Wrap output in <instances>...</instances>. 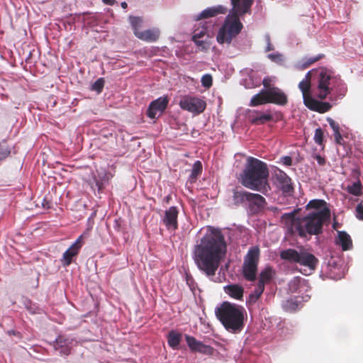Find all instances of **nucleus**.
I'll return each mask as SVG.
<instances>
[{"instance_id": "f3484780", "label": "nucleus", "mask_w": 363, "mask_h": 363, "mask_svg": "<svg viewBox=\"0 0 363 363\" xmlns=\"http://www.w3.org/2000/svg\"><path fill=\"white\" fill-rule=\"evenodd\" d=\"M269 104L279 106H285L288 103L287 95L279 87L271 88L267 90Z\"/></svg>"}, {"instance_id": "0eeeda50", "label": "nucleus", "mask_w": 363, "mask_h": 363, "mask_svg": "<svg viewBox=\"0 0 363 363\" xmlns=\"http://www.w3.org/2000/svg\"><path fill=\"white\" fill-rule=\"evenodd\" d=\"M243 28V25L240 17L228 13L223 24L220 28L216 35V40L219 44H230Z\"/></svg>"}, {"instance_id": "dca6fc26", "label": "nucleus", "mask_w": 363, "mask_h": 363, "mask_svg": "<svg viewBox=\"0 0 363 363\" xmlns=\"http://www.w3.org/2000/svg\"><path fill=\"white\" fill-rule=\"evenodd\" d=\"M185 339L191 351L198 352L208 355L213 353V349L212 347L204 345L202 342L198 341L194 337L185 335Z\"/></svg>"}, {"instance_id": "f8f14e48", "label": "nucleus", "mask_w": 363, "mask_h": 363, "mask_svg": "<svg viewBox=\"0 0 363 363\" xmlns=\"http://www.w3.org/2000/svg\"><path fill=\"white\" fill-rule=\"evenodd\" d=\"M253 1V0H230L232 10L229 13L238 17L250 13Z\"/></svg>"}, {"instance_id": "72a5a7b5", "label": "nucleus", "mask_w": 363, "mask_h": 363, "mask_svg": "<svg viewBox=\"0 0 363 363\" xmlns=\"http://www.w3.org/2000/svg\"><path fill=\"white\" fill-rule=\"evenodd\" d=\"M129 21L133 28L134 35H135V32L141 31L140 28L142 27L143 22V18L138 16H130Z\"/></svg>"}, {"instance_id": "a211bd4d", "label": "nucleus", "mask_w": 363, "mask_h": 363, "mask_svg": "<svg viewBox=\"0 0 363 363\" xmlns=\"http://www.w3.org/2000/svg\"><path fill=\"white\" fill-rule=\"evenodd\" d=\"M228 11V9L223 5L208 7L202 11L199 14L194 16L195 21H201L212 17H215L218 14H225Z\"/></svg>"}, {"instance_id": "412c9836", "label": "nucleus", "mask_w": 363, "mask_h": 363, "mask_svg": "<svg viewBox=\"0 0 363 363\" xmlns=\"http://www.w3.org/2000/svg\"><path fill=\"white\" fill-rule=\"evenodd\" d=\"M298 88L302 92L303 104H305L308 97H312L310 94L311 88V71L308 72L304 79L299 82Z\"/></svg>"}, {"instance_id": "864d4df0", "label": "nucleus", "mask_w": 363, "mask_h": 363, "mask_svg": "<svg viewBox=\"0 0 363 363\" xmlns=\"http://www.w3.org/2000/svg\"><path fill=\"white\" fill-rule=\"evenodd\" d=\"M335 140L337 144H341V142L342 140V137L340 133H335L334 134Z\"/></svg>"}, {"instance_id": "f03ea898", "label": "nucleus", "mask_w": 363, "mask_h": 363, "mask_svg": "<svg viewBox=\"0 0 363 363\" xmlns=\"http://www.w3.org/2000/svg\"><path fill=\"white\" fill-rule=\"evenodd\" d=\"M330 208L321 211H311L303 217H296L295 213H284L283 218L289 221V232L301 238H310L312 235H319L323 232V226L330 220Z\"/></svg>"}, {"instance_id": "a19ab883", "label": "nucleus", "mask_w": 363, "mask_h": 363, "mask_svg": "<svg viewBox=\"0 0 363 363\" xmlns=\"http://www.w3.org/2000/svg\"><path fill=\"white\" fill-rule=\"evenodd\" d=\"M268 57L274 62L282 65L284 64V56L280 53L269 54Z\"/></svg>"}, {"instance_id": "c03bdc74", "label": "nucleus", "mask_w": 363, "mask_h": 363, "mask_svg": "<svg viewBox=\"0 0 363 363\" xmlns=\"http://www.w3.org/2000/svg\"><path fill=\"white\" fill-rule=\"evenodd\" d=\"M192 40L198 47L201 48V50H207L208 49L209 46L207 42L198 38Z\"/></svg>"}, {"instance_id": "cd10ccee", "label": "nucleus", "mask_w": 363, "mask_h": 363, "mask_svg": "<svg viewBox=\"0 0 363 363\" xmlns=\"http://www.w3.org/2000/svg\"><path fill=\"white\" fill-rule=\"evenodd\" d=\"M274 272L271 267H266L259 274L258 284L264 286L265 284L269 283L273 278Z\"/></svg>"}, {"instance_id": "58836bf2", "label": "nucleus", "mask_w": 363, "mask_h": 363, "mask_svg": "<svg viewBox=\"0 0 363 363\" xmlns=\"http://www.w3.org/2000/svg\"><path fill=\"white\" fill-rule=\"evenodd\" d=\"M69 340L65 336L59 335L55 340V350H59L60 347H64L66 345H68Z\"/></svg>"}, {"instance_id": "4c0bfd02", "label": "nucleus", "mask_w": 363, "mask_h": 363, "mask_svg": "<svg viewBox=\"0 0 363 363\" xmlns=\"http://www.w3.org/2000/svg\"><path fill=\"white\" fill-rule=\"evenodd\" d=\"M105 81L104 78H99L91 86V89L96 91L98 94L101 93L103 91Z\"/></svg>"}, {"instance_id": "39448f33", "label": "nucleus", "mask_w": 363, "mask_h": 363, "mask_svg": "<svg viewBox=\"0 0 363 363\" xmlns=\"http://www.w3.org/2000/svg\"><path fill=\"white\" fill-rule=\"evenodd\" d=\"M317 93L316 96L325 99L332 93L337 97H343L347 92V86L340 76L335 75L333 72L321 68L317 71L315 79Z\"/></svg>"}, {"instance_id": "7c9ffc66", "label": "nucleus", "mask_w": 363, "mask_h": 363, "mask_svg": "<svg viewBox=\"0 0 363 363\" xmlns=\"http://www.w3.org/2000/svg\"><path fill=\"white\" fill-rule=\"evenodd\" d=\"M202 169L203 167L201 162L199 160L196 161L193 164L191 172L189 177V181L191 183H194L196 181L198 177L201 174Z\"/></svg>"}, {"instance_id": "f257e3e1", "label": "nucleus", "mask_w": 363, "mask_h": 363, "mask_svg": "<svg viewBox=\"0 0 363 363\" xmlns=\"http://www.w3.org/2000/svg\"><path fill=\"white\" fill-rule=\"evenodd\" d=\"M227 252L224 235L219 228L207 226L206 232L194 246L193 255L199 270L213 277Z\"/></svg>"}, {"instance_id": "49530a36", "label": "nucleus", "mask_w": 363, "mask_h": 363, "mask_svg": "<svg viewBox=\"0 0 363 363\" xmlns=\"http://www.w3.org/2000/svg\"><path fill=\"white\" fill-rule=\"evenodd\" d=\"M356 217L359 220H363V204L362 203H359L355 209Z\"/></svg>"}, {"instance_id": "5701e85b", "label": "nucleus", "mask_w": 363, "mask_h": 363, "mask_svg": "<svg viewBox=\"0 0 363 363\" xmlns=\"http://www.w3.org/2000/svg\"><path fill=\"white\" fill-rule=\"evenodd\" d=\"M79 252V250L77 247L71 245L64 253L62 255V258L61 259L62 264L64 267H67L71 264L72 262V258L76 257Z\"/></svg>"}, {"instance_id": "20e7f679", "label": "nucleus", "mask_w": 363, "mask_h": 363, "mask_svg": "<svg viewBox=\"0 0 363 363\" xmlns=\"http://www.w3.org/2000/svg\"><path fill=\"white\" fill-rule=\"evenodd\" d=\"M215 313L217 318L228 332L238 333L244 328L246 311L242 306L224 301L216 308Z\"/></svg>"}, {"instance_id": "603ef678", "label": "nucleus", "mask_w": 363, "mask_h": 363, "mask_svg": "<svg viewBox=\"0 0 363 363\" xmlns=\"http://www.w3.org/2000/svg\"><path fill=\"white\" fill-rule=\"evenodd\" d=\"M7 333H8V335H14V336H16V337H19V338H21V337H22V336H21V333H20V332L16 331V330H9V331L7 332Z\"/></svg>"}, {"instance_id": "de8ad7c7", "label": "nucleus", "mask_w": 363, "mask_h": 363, "mask_svg": "<svg viewBox=\"0 0 363 363\" xmlns=\"http://www.w3.org/2000/svg\"><path fill=\"white\" fill-rule=\"evenodd\" d=\"M313 158L316 160L319 165L323 166L325 164L326 160L325 157L320 156V155H314Z\"/></svg>"}, {"instance_id": "423d86ee", "label": "nucleus", "mask_w": 363, "mask_h": 363, "mask_svg": "<svg viewBox=\"0 0 363 363\" xmlns=\"http://www.w3.org/2000/svg\"><path fill=\"white\" fill-rule=\"evenodd\" d=\"M281 259L291 263L298 264L314 271L318 264V259L308 249L303 246L297 249L289 248L280 252Z\"/></svg>"}, {"instance_id": "393cba45", "label": "nucleus", "mask_w": 363, "mask_h": 363, "mask_svg": "<svg viewBox=\"0 0 363 363\" xmlns=\"http://www.w3.org/2000/svg\"><path fill=\"white\" fill-rule=\"evenodd\" d=\"M337 243L341 245L342 250H349L352 247V239L346 232L338 231V242Z\"/></svg>"}, {"instance_id": "6ab92c4d", "label": "nucleus", "mask_w": 363, "mask_h": 363, "mask_svg": "<svg viewBox=\"0 0 363 363\" xmlns=\"http://www.w3.org/2000/svg\"><path fill=\"white\" fill-rule=\"evenodd\" d=\"M304 105L311 111L324 113L330 111L332 105L328 102L320 101L313 97H308Z\"/></svg>"}, {"instance_id": "4468645a", "label": "nucleus", "mask_w": 363, "mask_h": 363, "mask_svg": "<svg viewBox=\"0 0 363 363\" xmlns=\"http://www.w3.org/2000/svg\"><path fill=\"white\" fill-rule=\"evenodd\" d=\"M248 201V208L251 214H257L262 212L267 204L266 199L258 194L252 193Z\"/></svg>"}, {"instance_id": "13d9d810", "label": "nucleus", "mask_w": 363, "mask_h": 363, "mask_svg": "<svg viewBox=\"0 0 363 363\" xmlns=\"http://www.w3.org/2000/svg\"><path fill=\"white\" fill-rule=\"evenodd\" d=\"M121 6L123 8V9H126L127 6H128V4L126 2H122L121 3Z\"/></svg>"}, {"instance_id": "6e6552de", "label": "nucleus", "mask_w": 363, "mask_h": 363, "mask_svg": "<svg viewBox=\"0 0 363 363\" xmlns=\"http://www.w3.org/2000/svg\"><path fill=\"white\" fill-rule=\"evenodd\" d=\"M260 250L257 246L250 247L244 257L242 274L245 280L254 281L257 278Z\"/></svg>"}, {"instance_id": "9b49d317", "label": "nucleus", "mask_w": 363, "mask_h": 363, "mask_svg": "<svg viewBox=\"0 0 363 363\" xmlns=\"http://www.w3.org/2000/svg\"><path fill=\"white\" fill-rule=\"evenodd\" d=\"M169 99L167 96L160 97L152 101L147 110V116L152 119L156 118L157 115L161 114L167 107Z\"/></svg>"}, {"instance_id": "2f4dec72", "label": "nucleus", "mask_w": 363, "mask_h": 363, "mask_svg": "<svg viewBox=\"0 0 363 363\" xmlns=\"http://www.w3.org/2000/svg\"><path fill=\"white\" fill-rule=\"evenodd\" d=\"M264 286L259 285L257 284V286L255 288V289L249 296V298L247 302L250 305L255 304L258 301V299L260 298V296H262V293L264 292Z\"/></svg>"}, {"instance_id": "473e14b6", "label": "nucleus", "mask_w": 363, "mask_h": 363, "mask_svg": "<svg viewBox=\"0 0 363 363\" xmlns=\"http://www.w3.org/2000/svg\"><path fill=\"white\" fill-rule=\"evenodd\" d=\"M346 189L349 194L356 196L362 194V186L360 181L355 182L352 184L347 186Z\"/></svg>"}, {"instance_id": "bb28decb", "label": "nucleus", "mask_w": 363, "mask_h": 363, "mask_svg": "<svg viewBox=\"0 0 363 363\" xmlns=\"http://www.w3.org/2000/svg\"><path fill=\"white\" fill-rule=\"evenodd\" d=\"M252 193L246 191H235L233 193V201L237 206L248 203Z\"/></svg>"}, {"instance_id": "5fc2aeb1", "label": "nucleus", "mask_w": 363, "mask_h": 363, "mask_svg": "<svg viewBox=\"0 0 363 363\" xmlns=\"http://www.w3.org/2000/svg\"><path fill=\"white\" fill-rule=\"evenodd\" d=\"M267 40H268V45H267V48H266V51H267V52H268V51H270V50H273V48H272V45H271V43H270V40H269V37H268Z\"/></svg>"}, {"instance_id": "37998d69", "label": "nucleus", "mask_w": 363, "mask_h": 363, "mask_svg": "<svg viewBox=\"0 0 363 363\" xmlns=\"http://www.w3.org/2000/svg\"><path fill=\"white\" fill-rule=\"evenodd\" d=\"M89 235V232H84L81 235L78 237V238L75 240V242L72 245V246L77 247L78 250H80L82 248L84 242L83 239Z\"/></svg>"}, {"instance_id": "9d476101", "label": "nucleus", "mask_w": 363, "mask_h": 363, "mask_svg": "<svg viewBox=\"0 0 363 363\" xmlns=\"http://www.w3.org/2000/svg\"><path fill=\"white\" fill-rule=\"evenodd\" d=\"M275 179L277 186L284 196H289L294 191L291 179L282 170L278 169L275 172Z\"/></svg>"}, {"instance_id": "79ce46f5", "label": "nucleus", "mask_w": 363, "mask_h": 363, "mask_svg": "<svg viewBox=\"0 0 363 363\" xmlns=\"http://www.w3.org/2000/svg\"><path fill=\"white\" fill-rule=\"evenodd\" d=\"M201 84L203 86L206 88H210L213 84V78L212 76L209 74H204L201 77Z\"/></svg>"}, {"instance_id": "c9c22d12", "label": "nucleus", "mask_w": 363, "mask_h": 363, "mask_svg": "<svg viewBox=\"0 0 363 363\" xmlns=\"http://www.w3.org/2000/svg\"><path fill=\"white\" fill-rule=\"evenodd\" d=\"M313 139L316 144L324 146V133L321 128L315 129Z\"/></svg>"}, {"instance_id": "ddd939ff", "label": "nucleus", "mask_w": 363, "mask_h": 363, "mask_svg": "<svg viewBox=\"0 0 363 363\" xmlns=\"http://www.w3.org/2000/svg\"><path fill=\"white\" fill-rule=\"evenodd\" d=\"M179 210L176 206H171L164 212L162 222L168 230L174 231L178 228Z\"/></svg>"}, {"instance_id": "f704fd0d", "label": "nucleus", "mask_w": 363, "mask_h": 363, "mask_svg": "<svg viewBox=\"0 0 363 363\" xmlns=\"http://www.w3.org/2000/svg\"><path fill=\"white\" fill-rule=\"evenodd\" d=\"M11 150L5 140L0 142V160H4L10 155Z\"/></svg>"}, {"instance_id": "2eb2a0df", "label": "nucleus", "mask_w": 363, "mask_h": 363, "mask_svg": "<svg viewBox=\"0 0 363 363\" xmlns=\"http://www.w3.org/2000/svg\"><path fill=\"white\" fill-rule=\"evenodd\" d=\"M185 339L191 351L198 352L208 355L213 353V349L212 347L204 345L202 342L198 341L194 337L185 335Z\"/></svg>"}, {"instance_id": "c85d7f7f", "label": "nucleus", "mask_w": 363, "mask_h": 363, "mask_svg": "<svg viewBox=\"0 0 363 363\" xmlns=\"http://www.w3.org/2000/svg\"><path fill=\"white\" fill-rule=\"evenodd\" d=\"M257 114L256 116L251 117L250 122L253 125H262L273 120V116L271 113H257Z\"/></svg>"}, {"instance_id": "3c124183", "label": "nucleus", "mask_w": 363, "mask_h": 363, "mask_svg": "<svg viewBox=\"0 0 363 363\" xmlns=\"http://www.w3.org/2000/svg\"><path fill=\"white\" fill-rule=\"evenodd\" d=\"M262 84L264 87L265 88L264 90H269L271 88H275L274 86H271L270 84V79L269 78H264L262 81Z\"/></svg>"}, {"instance_id": "c756f323", "label": "nucleus", "mask_w": 363, "mask_h": 363, "mask_svg": "<svg viewBox=\"0 0 363 363\" xmlns=\"http://www.w3.org/2000/svg\"><path fill=\"white\" fill-rule=\"evenodd\" d=\"M325 208H329L325 201L323 199H313L308 202L306 209H314L313 211H321Z\"/></svg>"}, {"instance_id": "a18cd8bd", "label": "nucleus", "mask_w": 363, "mask_h": 363, "mask_svg": "<svg viewBox=\"0 0 363 363\" xmlns=\"http://www.w3.org/2000/svg\"><path fill=\"white\" fill-rule=\"evenodd\" d=\"M327 121L328 122L330 126L333 129L334 134L340 132L339 124L337 122H335L333 119H332L331 118H328Z\"/></svg>"}, {"instance_id": "a878e982", "label": "nucleus", "mask_w": 363, "mask_h": 363, "mask_svg": "<svg viewBox=\"0 0 363 363\" xmlns=\"http://www.w3.org/2000/svg\"><path fill=\"white\" fill-rule=\"evenodd\" d=\"M182 335L174 330H171L167 335V342L173 350H177L182 340Z\"/></svg>"}, {"instance_id": "6e6d98bb", "label": "nucleus", "mask_w": 363, "mask_h": 363, "mask_svg": "<svg viewBox=\"0 0 363 363\" xmlns=\"http://www.w3.org/2000/svg\"><path fill=\"white\" fill-rule=\"evenodd\" d=\"M103 1L108 5H112L114 3V0H103Z\"/></svg>"}, {"instance_id": "aec40b11", "label": "nucleus", "mask_w": 363, "mask_h": 363, "mask_svg": "<svg viewBox=\"0 0 363 363\" xmlns=\"http://www.w3.org/2000/svg\"><path fill=\"white\" fill-rule=\"evenodd\" d=\"M160 35V31L158 28H153L140 32H135V36L145 42H155Z\"/></svg>"}, {"instance_id": "8fccbe9b", "label": "nucleus", "mask_w": 363, "mask_h": 363, "mask_svg": "<svg viewBox=\"0 0 363 363\" xmlns=\"http://www.w3.org/2000/svg\"><path fill=\"white\" fill-rule=\"evenodd\" d=\"M62 354L68 355L70 353V347L68 345H65L64 347H60L58 350Z\"/></svg>"}, {"instance_id": "7ed1b4c3", "label": "nucleus", "mask_w": 363, "mask_h": 363, "mask_svg": "<svg viewBox=\"0 0 363 363\" xmlns=\"http://www.w3.org/2000/svg\"><path fill=\"white\" fill-rule=\"evenodd\" d=\"M269 169L267 164L257 158L250 157L240 174L241 184L247 189L267 195L271 187L268 182Z\"/></svg>"}, {"instance_id": "09e8293b", "label": "nucleus", "mask_w": 363, "mask_h": 363, "mask_svg": "<svg viewBox=\"0 0 363 363\" xmlns=\"http://www.w3.org/2000/svg\"><path fill=\"white\" fill-rule=\"evenodd\" d=\"M281 160L286 166H291L292 164V158L290 156L282 157Z\"/></svg>"}, {"instance_id": "b1692460", "label": "nucleus", "mask_w": 363, "mask_h": 363, "mask_svg": "<svg viewBox=\"0 0 363 363\" xmlns=\"http://www.w3.org/2000/svg\"><path fill=\"white\" fill-rule=\"evenodd\" d=\"M266 104H269L267 90H261L252 97L249 105L255 107Z\"/></svg>"}, {"instance_id": "1a4fd4ad", "label": "nucleus", "mask_w": 363, "mask_h": 363, "mask_svg": "<svg viewBox=\"0 0 363 363\" xmlns=\"http://www.w3.org/2000/svg\"><path fill=\"white\" fill-rule=\"evenodd\" d=\"M179 104L182 109L194 114L203 113L206 107V104L203 100L191 96H184Z\"/></svg>"}, {"instance_id": "e433bc0d", "label": "nucleus", "mask_w": 363, "mask_h": 363, "mask_svg": "<svg viewBox=\"0 0 363 363\" xmlns=\"http://www.w3.org/2000/svg\"><path fill=\"white\" fill-rule=\"evenodd\" d=\"M208 33V28L206 26H202V28H196L194 31V35L192 36V39H201L203 38Z\"/></svg>"}, {"instance_id": "4d7b16f0", "label": "nucleus", "mask_w": 363, "mask_h": 363, "mask_svg": "<svg viewBox=\"0 0 363 363\" xmlns=\"http://www.w3.org/2000/svg\"><path fill=\"white\" fill-rule=\"evenodd\" d=\"M297 283H291V288L293 289L294 290H296V287L297 286Z\"/></svg>"}, {"instance_id": "ea45409f", "label": "nucleus", "mask_w": 363, "mask_h": 363, "mask_svg": "<svg viewBox=\"0 0 363 363\" xmlns=\"http://www.w3.org/2000/svg\"><path fill=\"white\" fill-rule=\"evenodd\" d=\"M323 55H318L315 57H310L306 60V61L302 65V69H306L313 65V63L316 62L319 60L323 57Z\"/></svg>"}, {"instance_id": "4be33fe9", "label": "nucleus", "mask_w": 363, "mask_h": 363, "mask_svg": "<svg viewBox=\"0 0 363 363\" xmlns=\"http://www.w3.org/2000/svg\"><path fill=\"white\" fill-rule=\"evenodd\" d=\"M225 292L230 297L241 300L243 297L244 289L238 284H230L224 287Z\"/></svg>"}]
</instances>
